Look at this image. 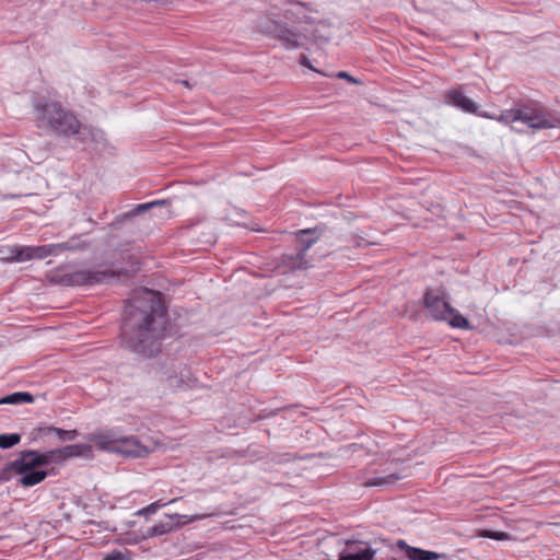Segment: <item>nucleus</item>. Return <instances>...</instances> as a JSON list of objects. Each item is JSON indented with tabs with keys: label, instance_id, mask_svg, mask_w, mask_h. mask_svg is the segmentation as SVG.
Masks as SVG:
<instances>
[{
	"label": "nucleus",
	"instance_id": "2eb2a0df",
	"mask_svg": "<svg viewBox=\"0 0 560 560\" xmlns=\"http://www.w3.org/2000/svg\"><path fill=\"white\" fill-rule=\"evenodd\" d=\"M282 265L289 270H304L310 268V260L306 258V255L302 252L298 250L294 254H284L282 256Z\"/></svg>",
	"mask_w": 560,
	"mask_h": 560
},
{
	"label": "nucleus",
	"instance_id": "b1692460",
	"mask_svg": "<svg viewBox=\"0 0 560 560\" xmlns=\"http://www.w3.org/2000/svg\"><path fill=\"white\" fill-rule=\"evenodd\" d=\"M21 441V435L18 433L0 434V448L7 450Z\"/></svg>",
	"mask_w": 560,
	"mask_h": 560
},
{
	"label": "nucleus",
	"instance_id": "a211bd4d",
	"mask_svg": "<svg viewBox=\"0 0 560 560\" xmlns=\"http://www.w3.org/2000/svg\"><path fill=\"white\" fill-rule=\"evenodd\" d=\"M57 256L61 255L62 253L70 250L75 252L85 248V244L80 241L79 237H72L63 243H57L55 244Z\"/></svg>",
	"mask_w": 560,
	"mask_h": 560
},
{
	"label": "nucleus",
	"instance_id": "6e6552de",
	"mask_svg": "<svg viewBox=\"0 0 560 560\" xmlns=\"http://www.w3.org/2000/svg\"><path fill=\"white\" fill-rule=\"evenodd\" d=\"M443 102L446 105L456 107L464 113L474 114L493 120H495L497 117V115H492L488 112H479V105L465 95L463 85L445 91L443 94Z\"/></svg>",
	"mask_w": 560,
	"mask_h": 560
},
{
	"label": "nucleus",
	"instance_id": "20e7f679",
	"mask_svg": "<svg viewBox=\"0 0 560 560\" xmlns=\"http://www.w3.org/2000/svg\"><path fill=\"white\" fill-rule=\"evenodd\" d=\"M49 464L51 463L48 457V452L23 451L16 459L8 463L2 468V479L8 480L12 475H21L20 485L23 487H33L47 477V471L39 469V467Z\"/></svg>",
	"mask_w": 560,
	"mask_h": 560
},
{
	"label": "nucleus",
	"instance_id": "c756f323",
	"mask_svg": "<svg viewBox=\"0 0 560 560\" xmlns=\"http://www.w3.org/2000/svg\"><path fill=\"white\" fill-rule=\"evenodd\" d=\"M337 77H338V78H340V79H346V80H348V81H350V82H352V83H357V82H358L353 77H351V75H350L348 72H346V71H340V72H338Z\"/></svg>",
	"mask_w": 560,
	"mask_h": 560
},
{
	"label": "nucleus",
	"instance_id": "aec40b11",
	"mask_svg": "<svg viewBox=\"0 0 560 560\" xmlns=\"http://www.w3.org/2000/svg\"><path fill=\"white\" fill-rule=\"evenodd\" d=\"M34 398L30 393L18 392L0 399V404H30Z\"/></svg>",
	"mask_w": 560,
	"mask_h": 560
},
{
	"label": "nucleus",
	"instance_id": "f8f14e48",
	"mask_svg": "<svg viewBox=\"0 0 560 560\" xmlns=\"http://www.w3.org/2000/svg\"><path fill=\"white\" fill-rule=\"evenodd\" d=\"M375 550L365 542L349 541L339 556V560H373Z\"/></svg>",
	"mask_w": 560,
	"mask_h": 560
},
{
	"label": "nucleus",
	"instance_id": "f3484780",
	"mask_svg": "<svg viewBox=\"0 0 560 560\" xmlns=\"http://www.w3.org/2000/svg\"><path fill=\"white\" fill-rule=\"evenodd\" d=\"M39 432L44 435L54 433L60 441H72L78 435L77 430H63V429L55 428V427L40 428Z\"/></svg>",
	"mask_w": 560,
	"mask_h": 560
},
{
	"label": "nucleus",
	"instance_id": "6ab92c4d",
	"mask_svg": "<svg viewBox=\"0 0 560 560\" xmlns=\"http://www.w3.org/2000/svg\"><path fill=\"white\" fill-rule=\"evenodd\" d=\"M400 477L396 474H389L383 477L370 478L363 482L365 487H387L394 485Z\"/></svg>",
	"mask_w": 560,
	"mask_h": 560
},
{
	"label": "nucleus",
	"instance_id": "423d86ee",
	"mask_svg": "<svg viewBox=\"0 0 560 560\" xmlns=\"http://www.w3.org/2000/svg\"><path fill=\"white\" fill-rule=\"evenodd\" d=\"M89 440L100 450L121 454L125 457L140 458L150 452L135 436H122L115 430L92 434Z\"/></svg>",
	"mask_w": 560,
	"mask_h": 560
},
{
	"label": "nucleus",
	"instance_id": "412c9836",
	"mask_svg": "<svg viewBox=\"0 0 560 560\" xmlns=\"http://www.w3.org/2000/svg\"><path fill=\"white\" fill-rule=\"evenodd\" d=\"M160 380L167 383L170 388H175L180 385L183 377L177 378L174 365L171 369L161 372Z\"/></svg>",
	"mask_w": 560,
	"mask_h": 560
},
{
	"label": "nucleus",
	"instance_id": "2f4dec72",
	"mask_svg": "<svg viewBox=\"0 0 560 560\" xmlns=\"http://www.w3.org/2000/svg\"><path fill=\"white\" fill-rule=\"evenodd\" d=\"M180 84H183V85H185L186 88H189V89L191 88L190 82H189V81H187V80H182V81H180Z\"/></svg>",
	"mask_w": 560,
	"mask_h": 560
},
{
	"label": "nucleus",
	"instance_id": "4be33fe9",
	"mask_svg": "<svg viewBox=\"0 0 560 560\" xmlns=\"http://www.w3.org/2000/svg\"><path fill=\"white\" fill-rule=\"evenodd\" d=\"M55 244L33 246L34 259H44L48 256H57Z\"/></svg>",
	"mask_w": 560,
	"mask_h": 560
},
{
	"label": "nucleus",
	"instance_id": "1a4fd4ad",
	"mask_svg": "<svg viewBox=\"0 0 560 560\" xmlns=\"http://www.w3.org/2000/svg\"><path fill=\"white\" fill-rule=\"evenodd\" d=\"M116 278V273L109 269H82L66 276L70 285H94L106 283Z\"/></svg>",
	"mask_w": 560,
	"mask_h": 560
},
{
	"label": "nucleus",
	"instance_id": "9b49d317",
	"mask_svg": "<svg viewBox=\"0 0 560 560\" xmlns=\"http://www.w3.org/2000/svg\"><path fill=\"white\" fill-rule=\"evenodd\" d=\"M91 451V446L84 444H72L65 447L48 451L50 463H61L67 458L81 457Z\"/></svg>",
	"mask_w": 560,
	"mask_h": 560
},
{
	"label": "nucleus",
	"instance_id": "5701e85b",
	"mask_svg": "<svg viewBox=\"0 0 560 560\" xmlns=\"http://www.w3.org/2000/svg\"><path fill=\"white\" fill-rule=\"evenodd\" d=\"M12 253L14 254L12 257V260L14 261H27L34 259L33 246L15 247Z\"/></svg>",
	"mask_w": 560,
	"mask_h": 560
},
{
	"label": "nucleus",
	"instance_id": "7ed1b4c3",
	"mask_svg": "<svg viewBox=\"0 0 560 560\" xmlns=\"http://www.w3.org/2000/svg\"><path fill=\"white\" fill-rule=\"evenodd\" d=\"M257 28L259 32L279 39L288 49L303 47L305 40L310 37L316 43H326L330 37V34L326 32L327 27L324 23L318 24L312 31L307 26H304L301 31L295 32L280 21L270 18H260L257 23Z\"/></svg>",
	"mask_w": 560,
	"mask_h": 560
},
{
	"label": "nucleus",
	"instance_id": "0eeeda50",
	"mask_svg": "<svg viewBox=\"0 0 560 560\" xmlns=\"http://www.w3.org/2000/svg\"><path fill=\"white\" fill-rule=\"evenodd\" d=\"M212 514H196L192 516L184 515V514H166V520L160 521L159 523L154 524L153 526L149 527L145 530L144 537L151 538L156 536H163L168 533L175 532L179 529L183 525L192 523L195 521L205 520Z\"/></svg>",
	"mask_w": 560,
	"mask_h": 560
},
{
	"label": "nucleus",
	"instance_id": "dca6fc26",
	"mask_svg": "<svg viewBox=\"0 0 560 560\" xmlns=\"http://www.w3.org/2000/svg\"><path fill=\"white\" fill-rule=\"evenodd\" d=\"M298 250L306 255V252L316 243L319 235L317 229L300 230L296 233Z\"/></svg>",
	"mask_w": 560,
	"mask_h": 560
},
{
	"label": "nucleus",
	"instance_id": "ddd939ff",
	"mask_svg": "<svg viewBox=\"0 0 560 560\" xmlns=\"http://www.w3.org/2000/svg\"><path fill=\"white\" fill-rule=\"evenodd\" d=\"M397 547L406 552L409 560H439L445 558L443 553L411 547L401 539L397 541Z\"/></svg>",
	"mask_w": 560,
	"mask_h": 560
},
{
	"label": "nucleus",
	"instance_id": "393cba45",
	"mask_svg": "<svg viewBox=\"0 0 560 560\" xmlns=\"http://www.w3.org/2000/svg\"><path fill=\"white\" fill-rule=\"evenodd\" d=\"M446 320H448L450 325L455 328H468L469 327V323H468L467 318H465L463 315L457 313L455 310H454V313L452 315H450V317Z\"/></svg>",
	"mask_w": 560,
	"mask_h": 560
},
{
	"label": "nucleus",
	"instance_id": "9d476101",
	"mask_svg": "<svg viewBox=\"0 0 560 560\" xmlns=\"http://www.w3.org/2000/svg\"><path fill=\"white\" fill-rule=\"evenodd\" d=\"M424 305L436 320H446L454 313L445 293L440 290H428L424 295Z\"/></svg>",
	"mask_w": 560,
	"mask_h": 560
},
{
	"label": "nucleus",
	"instance_id": "7c9ffc66",
	"mask_svg": "<svg viewBox=\"0 0 560 560\" xmlns=\"http://www.w3.org/2000/svg\"><path fill=\"white\" fill-rule=\"evenodd\" d=\"M300 62H301L302 66L307 67L310 69H313V67L311 66V62H310V60H308V58L306 56L301 55Z\"/></svg>",
	"mask_w": 560,
	"mask_h": 560
},
{
	"label": "nucleus",
	"instance_id": "bb28decb",
	"mask_svg": "<svg viewBox=\"0 0 560 560\" xmlns=\"http://www.w3.org/2000/svg\"><path fill=\"white\" fill-rule=\"evenodd\" d=\"M165 202H166L165 200H155V201H151V202H147V203H141V205H138L132 211H130L129 214L137 215V214H140V213L151 209V208L162 206Z\"/></svg>",
	"mask_w": 560,
	"mask_h": 560
},
{
	"label": "nucleus",
	"instance_id": "f257e3e1",
	"mask_svg": "<svg viewBox=\"0 0 560 560\" xmlns=\"http://www.w3.org/2000/svg\"><path fill=\"white\" fill-rule=\"evenodd\" d=\"M165 327L166 308L161 293L147 288L135 291L121 328L127 347L147 358L154 355L160 351Z\"/></svg>",
	"mask_w": 560,
	"mask_h": 560
},
{
	"label": "nucleus",
	"instance_id": "c85d7f7f",
	"mask_svg": "<svg viewBox=\"0 0 560 560\" xmlns=\"http://www.w3.org/2000/svg\"><path fill=\"white\" fill-rule=\"evenodd\" d=\"M485 536L495 539V540H501L504 537H506L508 535L505 533H500V532H488Z\"/></svg>",
	"mask_w": 560,
	"mask_h": 560
},
{
	"label": "nucleus",
	"instance_id": "39448f33",
	"mask_svg": "<svg viewBox=\"0 0 560 560\" xmlns=\"http://www.w3.org/2000/svg\"><path fill=\"white\" fill-rule=\"evenodd\" d=\"M502 124L523 122L532 129H548L557 126L558 119L541 106L529 103L503 110L495 117Z\"/></svg>",
	"mask_w": 560,
	"mask_h": 560
},
{
	"label": "nucleus",
	"instance_id": "4468645a",
	"mask_svg": "<svg viewBox=\"0 0 560 560\" xmlns=\"http://www.w3.org/2000/svg\"><path fill=\"white\" fill-rule=\"evenodd\" d=\"M284 18L292 22L303 23L305 25L313 24V21L307 15V10L303 3L295 2L284 11Z\"/></svg>",
	"mask_w": 560,
	"mask_h": 560
},
{
	"label": "nucleus",
	"instance_id": "f03ea898",
	"mask_svg": "<svg viewBox=\"0 0 560 560\" xmlns=\"http://www.w3.org/2000/svg\"><path fill=\"white\" fill-rule=\"evenodd\" d=\"M33 108L36 126L50 133L77 136L82 142H86L89 138L95 142L103 139L102 131L82 125L78 117L59 102L36 97L33 101Z\"/></svg>",
	"mask_w": 560,
	"mask_h": 560
},
{
	"label": "nucleus",
	"instance_id": "cd10ccee",
	"mask_svg": "<svg viewBox=\"0 0 560 560\" xmlns=\"http://www.w3.org/2000/svg\"><path fill=\"white\" fill-rule=\"evenodd\" d=\"M103 560H131V557L128 550H113L112 552L104 556Z\"/></svg>",
	"mask_w": 560,
	"mask_h": 560
},
{
	"label": "nucleus",
	"instance_id": "a878e982",
	"mask_svg": "<svg viewBox=\"0 0 560 560\" xmlns=\"http://www.w3.org/2000/svg\"><path fill=\"white\" fill-rule=\"evenodd\" d=\"M178 499H173L171 501L167 502V504L170 503H174L175 501H177ZM166 505V503H162L161 501H156V502H153L151 504H149L148 506L141 509L138 514L139 515H151V514H154L160 508Z\"/></svg>",
	"mask_w": 560,
	"mask_h": 560
}]
</instances>
